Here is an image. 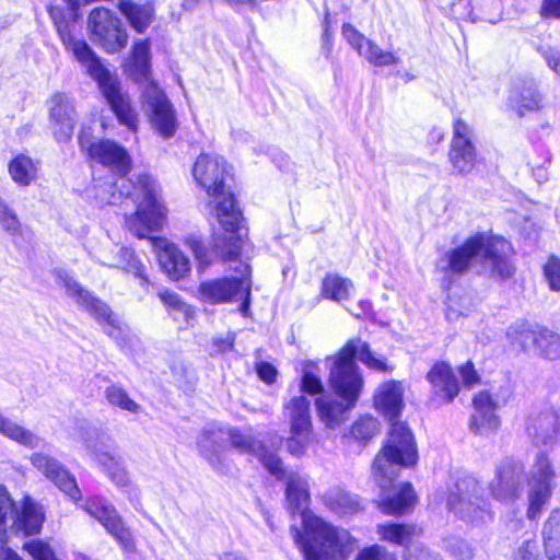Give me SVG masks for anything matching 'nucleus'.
<instances>
[{
	"mask_svg": "<svg viewBox=\"0 0 560 560\" xmlns=\"http://www.w3.org/2000/svg\"><path fill=\"white\" fill-rule=\"evenodd\" d=\"M79 144L93 162L110 168L117 175L115 180L94 185V198L97 203L116 205L124 197H130L137 209L126 217L128 230L139 238H145L150 233L160 230L166 217V208L155 179L148 174L139 175L137 183L127 178L131 159L127 151L113 140L92 139L82 130L79 135Z\"/></svg>",
	"mask_w": 560,
	"mask_h": 560,
	"instance_id": "nucleus-1",
	"label": "nucleus"
},
{
	"mask_svg": "<svg viewBox=\"0 0 560 560\" xmlns=\"http://www.w3.org/2000/svg\"><path fill=\"white\" fill-rule=\"evenodd\" d=\"M375 406L390 422L386 444L376 455L372 471L375 482L382 489L378 502L381 511L388 515H400L411 511L416 494L410 483L390 488L401 468L417 463L418 452L408 427L395 419L404 408L402 384L389 381L381 385L375 395Z\"/></svg>",
	"mask_w": 560,
	"mask_h": 560,
	"instance_id": "nucleus-2",
	"label": "nucleus"
},
{
	"mask_svg": "<svg viewBox=\"0 0 560 560\" xmlns=\"http://www.w3.org/2000/svg\"><path fill=\"white\" fill-rule=\"evenodd\" d=\"M229 175L230 165L222 156L214 153H201L192 166V177L196 184L210 198V212L217 217L224 231L230 233L229 236L215 237L213 252L206 248L195 237L186 240L200 271L211 265L214 253L224 261L235 260L240 255L241 237L235 232L240 226L242 212L236 207L233 194L226 188L225 183Z\"/></svg>",
	"mask_w": 560,
	"mask_h": 560,
	"instance_id": "nucleus-3",
	"label": "nucleus"
},
{
	"mask_svg": "<svg viewBox=\"0 0 560 560\" xmlns=\"http://www.w3.org/2000/svg\"><path fill=\"white\" fill-rule=\"evenodd\" d=\"M287 479L285 495L290 510L301 512L305 535L291 527L295 544L303 552L304 560H336L345 558L354 545L348 530L335 527L323 518L306 511L310 492L307 480L296 472H284ZM282 480V478L280 479Z\"/></svg>",
	"mask_w": 560,
	"mask_h": 560,
	"instance_id": "nucleus-4",
	"label": "nucleus"
},
{
	"mask_svg": "<svg viewBox=\"0 0 560 560\" xmlns=\"http://www.w3.org/2000/svg\"><path fill=\"white\" fill-rule=\"evenodd\" d=\"M354 359L375 371L387 369L386 363L376 358L370 351L368 343L361 340L349 341L335 358L330 359L332 364L329 383L342 401L326 396L315 401L319 419L329 428H335L345 421L346 413L355 406L363 388V378Z\"/></svg>",
	"mask_w": 560,
	"mask_h": 560,
	"instance_id": "nucleus-5",
	"label": "nucleus"
},
{
	"mask_svg": "<svg viewBox=\"0 0 560 560\" xmlns=\"http://www.w3.org/2000/svg\"><path fill=\"white\" fill-rule=\"evenodd\" d=\"M54 19V11L50 12ZM55 24L65 48L83 67L86 73L96 81L102 95L109 104L121 125L136 131L138 115L131 106L130 97L124 93L118 78L113 74L83 39L73 35V25L66 21L55 20Z\"/></svg>",
	"mask_w": 560,
	"mask_h": 560,
	"instance_id": "nucleus-6",
	"label": "nucleus"
},
{
	"mask_svg": "<svg viewBox=\"0 0 560 560\" xmlns=\"http://www.w3.org/2000/svg\"><path fill=\"white\" fill-rule=\"evenodd\" d=\"M128 71L142 83V110L163 137H172L177 128L175 112L164 92L150 80V45L147 40L133 45Z\"/></svg>",
	"mask_w": 560,
	"mask_h": 560,
	"instance_id": "nucleus-7",
	"label": "nucleus"
},
{
	"mask_svg": "<svg viewBox=\"0 0 560 560\" xmlns=\"http://www.w3.org/2000/svg\"><path fill=\"white\" fill-rule=\"evenodd\" d=\"M510 244L505 240H489L482 234H477L446 254L445 269L462 273L472 264L481 262L486 268H490L493 275L508 279L514 272L508 256Z\"/></svg>",
	"mask_w": 560,
	"mask_h": 560,
	"instance_id": "nucleus-8",
	"label": "nucleus"
},
{
	"mask_svg": "<svg viewBox=\"0 0 560 560\" xmlns=\"http://www.w3.org/2000/svg\"><path fill=\"white\" fill-rule=\"evenodd\" d=\"M446 505L463 521L480 525L492 520L488 500L483 497V487L472 476H464L456 480L451 489Z\"/></svg>",
	"mask_w": 560,
	"mask_h": 560,
	"instance_id": "nucleus-9",
	"label": "nucleus"
},
{
	"mask_svg": "<svg viewBox=\"0 0 560 560\" xmlns=\"http://www.w3.org/2000/svg\"><path fill=\"white\" fill-rule=\"evenodd\" d=\"M40 509L26 498L21 512L8 490L0 486V542L5 544L12 536L37 534L43 524Z\"/></svg>",
	"mask_w": 560,
	"mask_h": 560,
	"instance_id": "nucleus-10",
	"label": "nucleus"
},
{
	"mask_svg": "<svg viewBox=\"0 0 560 560\" xmlns=\"http://www.w3.org/2000/svg\"><path fill=\"white\" fill-rule=\"evenodd\" d=\"M556 478L557 474L550 458L544 452L537 453L526 475L529 520H535L541 514L542 508L552 495Z\"/></svg>",
	"mask_w": 560,
	"mask_h": 560,
	"instance_id": "nucleus-11",
	"label": "nucleus"
},
{
	"mask_svg": "<svg viewBox=\"0 0 560 560\" xmlns=\"http://www.w3.org/2000/svg\"><path fill=\"white\" fill-rule=\"evenodd\" d=\"M249 266L244 265L243 278H219L201 282L198 288L199 298L210 304L232 303L243 299L240 312L247 316L250 302Z\"/></svg>",
	"mask_w": 560,
	"mask_h": 560,
	"instance_id": "nucleus-12",
	"label": "nucleus"
},
{
	"mask_svg": "<svg viewBox=\"0 0 560 560\" xmlns=\"http://www.w3.org/2000/svg\"><path fill=\"white\" fill-rule=\"evenodd\" d=\"M55 282L66 290V294L71 298L81 308L89 312L101 325H105V331L114 336L118 329L116 319L106 303L93 295L83 288L67 270L56 268L51 271Z\"/></svg>",
	"mask_w": 560,
	"mask_h": 560,
	"instance_id": "nucleus-13",
	"label": "nucleus"
},
{
	"mask_svg": "<svg viewBox=\"0 0 560 560\" xmlns=\"http://www.w3.org/2000/svg\"><path fill=\"white\" fill-rule=\"evenodd\" d=\"M88 28L91 39L108 54L117 52L127 46V32L121 21L108 9H94L89 15Z\"/></svg>",
	"mask_w": 560,
	"mask_h": 560,
	"instance_id": "nucleus-14",
	"label": "nucleus"
},
{
	"mask_svg": "<svg viewBox=\"0 0 560 560\" xmlns=\"http://www.w3.org/2000/svg\"><path fill=\"white\" fill-rule=\"evenodd\" d=\"M311 401L304 395L292 397L284 404V416L290 423L287 450L294 456H302L311 441Z\"/></svg>",
	"mask_w": 560,
	"mask_h": 560,
	"instance_id": "nucleus-15",
	"label": "nucleus"
},
{
	"mask_svg": "<svg viewBox=\"0 0 560 560\" xmlns=\"http://www.w3.org/2000/svg\"><path fill=\"white\" fill-rule=\"evenodd\" d=\"M524 466L513 458L501 460L489 482L491 497L505 504H513L523 495Z\"/></svg>",
	"mask_w": 560,
	"mask_h": 560,
	"instance_id": "nucleus-16",
	"label": "nucleus"
},
{
	"mask_svg": "<svg viewBox=\"0 0 560 560\" xmlns=\"http://www.w3.org/2000/svg\"><path fill=\"white\" fill-rule=\"evenodd\" d=\"M228 435L229 442L235 451L241 454L255 456L268 472L277 479L284 477L282 462L277 453L267 448L262 441L258 440L249 431L229 428Z\"/></svg>",
	"mask_w": 560,
	"mask_h": 560,
	"instance_id": "nucleus-17",
	"label": "nucleus"
},
{
	"mask_svg": "<svg viewBox=\"0 0 560 560\" xmlns=\"http://www.w3.org/2000/svg\"><path fill=\"white\" fill-rule=\"evenodd\" d=\"M83 510L98 523L125 549H133V539L130 530L125 526L121 516L107 500L100 497L90 498L83 504Z\"/></svg>",
	"mask_w": 560,
	"mask_h": 560,
	"instance_id": "nucleus-18",
	"label": "nucleus"
},
{
	"mask_svg": "<svg viewBox=\"0 0 560 560\" xmlns=\"http://www.w3.org/2000/svg\"><path fill=\"white\" fill-rule=\"evenodd\" d=\"M471 127L462 119H456L453 126V138L448 160L453 172L459 175L469 174L477 162V151L472 141Z\"/></svg>",
	"mask_w": 560,
	"mask_h": 560,
	"instance_id": "nucleus-19",
	"label": "nucleus"
},
{
	"mask_svg": "<svg viewBox=\"0 0 560 560\" xmlns=\"http://www.w3.org/2000/svg\"><path fill=\"white\" fill-rule=\"evenodd\" d=\"M48 119L54 138L59 143L71 140L78 114L73 100L66 93L56 92L47 101Z\"/></svg>",
	"mask_w": 560,
	"mask_h": 560,
	"instance_id": "nucleus-20",
	"label": "nucleus"
},
{
	"mask_svg": "<svg viewBox=\"0 0 560 560\" xmlns=\"http://www.w3.org/2000/svg\"><path fill=\"white\" fill-rule=\"evenodd\" d=\"M32 465L73 501L81 499L75 478L56 458L44 453L31 455Z\"/></svg>",
	"mask_w": 560,
	"mask_h": 560,
	"instance_id": "nucleus-21",
	"label": "nucleus"
},
{
	"mask_svg": "<svg viewBox=\"0 0 560 560\" xmlns=\"http://www.w3.org/2000/svg\"><path fill=\"white\" fill-rule=\"evenodd\" d=\"M499 406V400H494L489 392H479L472 399L474 411L469 422L470 430L481 436L494 434L500 427V418L497 415Z\"/></svg>",
	"mask_w": 560,
	"mask_h": 560,
	"instance_id": "nucleus-22",
	"label": "nucleus"
},
{
	"mask_svg": "<svg viewBox=\"0 0 560 560\" xmlns=\"http://www.w3.org/2000/svg\"><path fill=\"white\" fill-rule=\"evenodd\" d=\"M228 432L229 428L210 424L201 431L197 440L200 454L219 472H224L226 468L224 453L229 441Z\"/></svg>",
	"mask_w": 560,
	"mask_h": 560,
	"instance_id": "nucleus-23",
	"label": "nucleus"
},
{
	"mask_svg": "<svg viewBox=\"0 0 560 560\" xmlns=\"http://www.w3.org/2000/svg\"><path fill=\"white\" fill-rule=\"evenodd\" d=\"M342 36L361 57L375 67H388L399 62V57L394 52L383 50L349 23L342 25Z\"/></svg>",
	"mask_w": 560,
	"mask_h": 560,
	"instance_id": "nucleus-24",
	"label": "nucleus"
},
{
	"mask_svg": "<svg viewBox=\"0 0 560 560\" xmlns=\"http://www.w3.org/2000/svg\"><path fill=\"white\" fill-rule=\"evenodd\" d=\"M508 335L518 342L524 349L534 346L541 355L548 359L560 358V335L548 329H529L522 325L518 331L511 327Z\"/></svg>",
	"mask_w": 560,
	"mask_h": 560,
	"instance_id": "nucleus-25",
	"label": "nucleus"
},
{
	"mask_svg": "<svg viewBox=\"0 0 560 560\" xmlns=\"http://www.w3.org/2000/svg\"><path fill=\"white\" fill-rule=\"evenodd\" d=\"M84 445L90 456L103 468L110 480L118 487L128 485V474L122 466L121 458L112 452L98 436L84 439Z\"/></svg>",
	"mask_w": 560,
	"mask_h": 560,
	"instance_id": "nucleus-26",
	"label": "nucleus"
},
{
	"mask_svg": "<svg viewBox=\"0 0 560 560\" xmlns=\"http://www.w3.org/2000/svg\"><path fill=\"white\" fill-rule=\"evenodd\" d=\"M152 246L163 271L172 279L179 280L190 270L189 259L176 247L163 237H152Z\"/></svg>",
	"mask_w": 560,
	"mask_h": 560,
	"instance_id": "nucleus-27",
	"label": "nucleus"
},
{
	"mask_svg": "<svg viewBox=\"0 0 560 560\" xmlns=\"http://www.w3.org/2000/svg\"><path fill=\"white\" fill-rule=\"evenodd\" d=\"M526 433L536 446H552L560 435V422L553 411L530 415L526 423Z\"/></svg>",
	"mask_w": 560,
	"mask_h": 560,
	"instance_id": "nucleus-28",
	"label": "nucleus"
},
{
	"mask_svg": "<svg viewBox=\"0 0 560 560\" xmlns=\"http://www.w3.org/2000/svg\"><path fill=\"white\" fill-rule=\"evenodd\" d=\"M432 395L441 402L450 404L459 393V384L453 369L446 362H436L427 374Z\"/></svg>",
	"mask_w": 560,
	"mask_h": 560,
	"instance_id": "nucleus-29",
	"label": "nucleus"
},
{
	"mask_svg": "<svg viewBox=\"0 0 560 560\" xmlns=\"http://www.w3.org/2000/svg\"><path fill=\"white\" fill-rule=\"evenodd\" d=\"M324 505L338 516H351L362 510L358 495L340 488L332 487L323 494Z\"/></svg>",
	"mask_w": 560,
	"mask_h": 560,
	"instance_id": "nucleus-30",
	"label": "nucleus"
},
{
	"mask_svg": "<svg viewBox=\"0 0 560 560\" xmlns=\"http://www.w3.org/2000/svg\"><path fill=\"white\" fill-rule=\"evenodd\" d=\"M98 259L105 266L120 268L135 275L140 278L142 285L148 283L142 264L135 257L133 252L127 247H119L115 255L103 254Z\"/></svg>",
	"mask_w": 560,
	"mask_h": 560,
	"instance_id": "nucleus-31",
	"label": "nucleus"
},
{
	"mask_svg": "<svg viewBox=\"0 0 560 560\" xmlns=\"http://www.w3.org/2000/svg\"><path fill=\"white\" fill-rule=\"evenodd\" d=\"M38 170V161H34L25 154H18L8 164L11 179L22 187H27L37 179Z\"/></svg>",
	"mask_w": 560,
	"mask_h": 560,
	"instance_id": "nucleus-32",
	"label": "nucleus"
},
{
	"mask_svg": "<svg viewBox=\"0 0 560 560\" xmlns=\"http://www.w3.org/2000/svg\"><path fill=\"white\" fill-rule=\"evenodd\" d=\"M354 291L353 282L337 273H327L320 285V296L337 303L348 300Z\"/></svg>",
	"mask_w": 560,
	"mask_h": 560,
	"instance_id": "nucleus-33",
	"label": "nucleus"
},
{
	"mask_svg": "<svg viewBox=\"0 0 560 560\" xmlns=\"http://www.w3.org/2000/svg\"><path fill=\"white\" fill-rule=\"evenodd\" d=\"M376 533L381 540L407 548L410 546L409 542L420 535L421 529L412 524H378Z\"/></svg>",
	"mask_w": 560,
	"mask_h": 560,
	"instance_id": "nucleus-34",
	"label": "nucleus"
},
{
	"mask_svg": "<svg viewBox=\"0 0 560 560\" xmlns=\"http://www.w3.org/2000/svg\"><path fill=\"white\" fill-rule=\"evenodd\" d=\"M540 104V94L532 82L522 86H515L511 92L510 105L520 116H524L527 112L539 109Z\"/></svg>",
	"mask_w": 560,
	"mask_h": 560,
	"instance_id": "nucleus-35",
	"label": "nucleus"
},
{
	"mask_svg": "<svg viewBox=\"0 0 560 560\" xmlns=\"http://www.w3.org/2000/svg\"><path fill=\"white\" fill-rule=\"evenodd\" d=\"M118 9L138 33H143L151 23L153 10L150 4H136L131 0H119Z\"/></svg>",
	"mask_w": 560,
	"mask_h": 560,
	"instance_id": "nucleus-36",
	"label": "nucleus"
},
{
	"mask_svg": "<svg viewBox=\"0 0 560 560\" xmlns=\"http://www.w3.org/2000/svg\"><path fill=\"white\" fill-rule=\"evenodd\" d=\"M0 433L30 448L44 447L46 445L43 439L12 420L4 418L2 415H0Z\"/></svg>",
	"mask_w": 560,
	"mask_h": 560,
	"instance_id": "nucleus-37",
	"label": "nucleus"
},
{
	"mask_svg": "<svg viewBox=\"0 0 560 560\" xmlns=\"http://www.w3.org/2000/svg\"><path fill=\"white\" fill-rule=\"evenodd\" d=\"M544 541L550 560H560V510L553 511L545 523Z\"/></svg>",
	"mask_w": 560,
	"mask_h": 560,
	"instance_id": "nucleus-38",
	"label": "nucleus"
},
{
	"mask_svg": "<svg viewBox=\"0 0 560 560\" xmlns=\"http://www.w3.org/2000/svg\"><path fill=\"white\" fill-rule=\"evenodd\" d=\"M159 296L175 322L188 324L194 317L195 310L184 302L178 294L163 291L159 293Z\"/></svg>",
	"mask_w": 560,
	"mask_h": 560,
	"instance_id": "nucleus-39",
	"label": "nucleus"
},
{
	"mask_svg": "<svg viewBox=\"0 0 560 560\" xmlns=\"http://www.w3.org/2000/svg\"><path fill=\"white\" fill-rule=\"evenodd\" d=\"M104 395L107 402L113 407H117L131 413H138L141 409L140 405L131 399L128 393L118 385L107 386Z\"/></svg>",
	"mask_w": 560,
	"mask_h": 560,
	"instance_id": "nucleus-40",
	"label": "nucleus"
},
{
	"mask_svg": "<svg viewBox=\"0 0 560 560\" xmlns=\"http://www.w3.org/2000/svg\"><path fill=\"white\" fill-rule=\"evenodd\" d=\"M380 422L375 418L364 416L353 423L351 435L358 441L368 442L380 432Z\"/></svg>",
	"mask_w": 560,
	"mask_h": 560,
	"instance_id": "nucleus-41",
	"label": "nucleus"
},
{
	"mask_svg": "<svg viewBox=\"0 0 560 560\" xmlns=\"http://www.w3.org/2000/svg\"><path fill=\"white\" fill-rule=\"evenodd\" d=\"M318 366L316 363L307 362L303 368L301 381V390L311 395L323 392V384L318 375Z\"/></svg>",
	"mask_w": 560,
	"mask_h": 560,
	"instance_id": "nucleus-42",
	"label": "nucleus"
},
{
	"mask_svg": "<svg viewBox=\"0 0 560 560\" xmlns=\"http://www.w3.org/2000/svg\"><path fill=\"white\" fill-rule=\"evenodd\" d=\"M0 226L10 234L20 231V221L15 211L0 197Z\"/></svg>",
	"mask_w": 560,
	"mask_h": 560,
	"instance_id": "nucleus-43",
	"label": "nucleus"
},
{
	"mask_svg": "<svg viewBox=\"0 0 560 560\" xmlns=\"http://www.w3.org/2000/svg\"><path fill=\"white\" fill-rule=\"evenodd\" d=\"M23 549L34 560H57L51 547L42 540H30L24 544Z\"/></svg>",
	"mask_w": 560,
	"mask_h": 560,
	"instance_id": "nucleus-44",
	"label": "nucleus"
},
{
	"mask_svg": "<svg viewBox=\"0 0 560 560\" xmlns=\"http://www.w3.org/2000/svg\"><path fill=\"white\" fill-rule=\"evenodd\" d=\"M544 277L548 287L553 292L560 291V259L550 256L544 265Z\"/></svg>",
	"mask_w": 560,
	"mask_h": 560,
	"instance_id": "nucleus-45",
	"label": "nucleus"
},
{
	"mask_svg": "<svg viewBox=\"0 0 560 560\" xmlns=\"http://www.w3.org/2000/svg\"><path fill=\"white\" fill-rule=\"evenodd\" d=\"M447 549L456 560H471L475 555L472 547L458 538H451L447 541Z\"/></svg>",
	"mask_w": 560,
	"mask_h": 560,
	"instance_id": "nucleus-46",
	"label": "nucleus"
},
{
	"mask_svg": "<svg viewBox=\"0 0 560 560\" xmlns=\"http://www.w3.org/2000/svg\"><path fill=\"white\" fill-rule=\"evenodd\" d=\"M355 560H397L395 553L388 551L385 547L373 545L363 548Z\"/></svg>",
	"mask_w": 560,
	"mask_h": 560,
	"instance_id": "nucleus-47",
	"label": "nucleus"
},
{
	"mask_svg": "<svg viewBox=\"0 0 560 560\" xmlns=\"http://www.w3.org/2000/svg\"><path fill=\"white\" fill-rule=\"evenodd\" d=\"M405 560H441L439 556L430 552L423 546L410 545L406 549Z\"/></svg>",
	"mask_w": 560,
	"mask_h": 560,
	"instance_id": "nucleus-48",
	"label": "nucleus"
},
{
	"mask_svg": "<svg viewBox=\"0 0 560 560\" xmlns=\"http://www.w3.org/2000/svg\"><path fill=\"white\" fill-rule=\"evenodd\" d=\"M256 372L259 378L266 384H273L277 380L278 371L272 364L268 362H257Z\"/></svg>",
	"mask_w": 560,
	"mask_h": 560,
	"instance_id": "nucleus-49",
	"label": "nucleus"
},
{
	"mask_svg": "<svg viewBox=\"0 0 560 560\" xmlns=\"http://www.w3.org/2000/svg\"><path fill=\"white\" fill-rule=\"evenodd\" d=\"M539 13L544 19L560 20V0H542Z\"/></svg>",
	"mask_w": 560,
	"mask_h": 560,
	"instance_id": "nucleus-50",
	"label": "nucleus"
},
{
	"mask_svg": "<svg viewBox=\"0 0 560 560\" xmlns=\"http://www.w3.org/2000/svg\"><path fill=\"white\" fill-rule=\"evenodd\" d=\"M459 374L464 385L467 387H472L480 382V377L476 372L474 364L469 361L459 368Z\"/></svg>",
	"mask_w": 560,
	"mask_h": 560,
	"instance_id": "nucleus-51",
	"label": "nucleus"
},
{
	"mask_svg": "<svg viewBox=\"0 0 560 560\" xmlns=\"http://www.w3.org/2000/svg\"><path fill=\"white\" fill-rule=\"evenodd\" d=\"M548 67L558 75H560V49L548 47L541 50Z\"/></svg>",
	"mask_w": 560,
	"mask_h": 560,
	"instance_id": "nucleus-52",
	"label": "nucleus"
},
{
	"mask_svg": "<svg viewBox=\"0 0 560 560\" xmlns=\"http://www.w3.org/2000/svg\"><path fill=\"white\" fill-rule=\"evenodd\" d=\"M220 560H246L242 555L236 552H225L221 556Z\"/></svg>",
	"mask_w": 560,
	"mask_h": 560,
	"instance_id": "nucleus-53",
	"label": "nucleus"
},
{
	"mask_svg": "<svg viewBox=\"0 0 560 560\" xmlns=\"http://www.w3.org/2000/svg\"><path fill=\"white\" fill-rule=\"evenodd\" d=\"M3 560H23L15 551L7 549L3 551Z\"/></svg>",
	"mask_w": 560,
	"mask_h": 560,
	"instance_id": "nucleus-54",
	"label": "nucleus"
},
{
	"mask_svg": "<svg viewBox=\"0 0 560 560\" xmlns=\"http://www.w3.org/2000/svg\"><path fill=\"white\" fill-rule=\"evenodd\" d=\"M323 40H324L325 45H328L329 42H330V33H329V30H328V22H327V20L325 21V28H324V33H323Z\"/></svg>",
	"mask_w": 560,
	"mask_h": 560,
	"instance_id": "nucleus-55",
	"label": "nucleus"
},
{
	"mask_svg": "<svg viewBox=\"0 0 560 560\" xmlns=\"http://www.w3.org/2000/svg\"><path fill=\"white\" fill-rule=\"evenodd\" d=\"M433 133H434V138H436L438 141L443 139V133L441 131L434 130Z\"/></svg>",
	"mask_w": 560,
	"mask_h": 560,
	"instance_id": "nucleus-56",
	"label": "nucleus"
},
{
	"mask_svg": "<svg viewBox=\"0 0 560 560\" xmlns=\"http://www.w3.org/2000/svg\"><path fill=\"white\" fill-rule=\"evenodd\" d=\"M74 560H91V559L89 557H86L85 555L78 553V555H75Z\"/></svg>",
	"mask_w": 560,
	"mask_h": 560,
	"instance_id": "nucleus-57",
	"label": "nucleus"
},
{
	"mask_svg": "<svg viewBox=\"0 0 560 560\" xmlns=\"http://www.w3.org/2000/svg\"><path fill=\"white\" fill-rule=\"evenodd\" d=\"M361 306H362V310H363V311H368V310L370 308V306H371V305H370V303H369V302H362Z\"/></svg>",
	"mask_w": 560,
	"mask_h": 560,
	"instance_id": "nucleus-58",
	"label": "nucleus"
}]
</instances>
